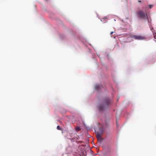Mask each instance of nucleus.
I'll list each match as a JSON object with an SVG mask.
<instances>
[{"instance_id":"423d86ee","label":"nucleus","mask_w":156,"mask_h":156,"mask_svg":"<svg viewBox=\"0 0 156 156\" xmlns=\"http://www.w3.org/2000/svg\"><path fill=\"white\" fill-rule=\"evenodd\" d=\"M75 129L77 131H78L81 130V128L80 126H76L75 127Z\"/></svg>"},{"instance_id":"0eeeda50","label":"nucleus","mask_w":156,"mask_h":156,"mask_svg":"<svg viewBox=\"0 0 156 156\" xmlns=\"http://www.w3.org/2000/svg\"><path fill=\"white\" fill-rule=\"evenodd\" d=\"M98 142H101L102 140V138L101 137L97 138Z\"/></svg>"},{"instance_id":"1a4fd4ad","label":"nucleus","mask_w":156,"mask_h":156,"mask_svg":"<svg viewBox=\"0 0 156 156\" xmlns=\"http://www.w3.org/2000/svg\"><path fill=\"white\" fill-rule=\"evenodd\" d=\"M57 128L58 130H61V128L60 127V126H57Z\"/></svg>"},{"instance_id":"dca6fc26","label":"nucleus","mask_w":156,"mask_h":156,"mask_svg":"<svg viewBox=\"0 0 156 156\" xmlns=\"http://www.w3.org/2000/svg\"><path fill=\"white\" fill-rule=\"evenodd\" d=\"M101 20V21H103V20Z\"/></svg>"},{"instance_id":"f257e3e1","label":"nucleus","mask_w":156,"mask_h":156,"mask_svg":"<svg viewBox=\"0 0 156 156\" xmlns=\"http://www.w3.org/2000/svg\"><path fill=\"white\" fill-rule=\"evenodd\" d=\"M112 103L109 98H106L104 99L103 104L100 105L99 107V110L100 111H102L104 109Z\"/></svg>"},{"instance_id":"4468645a","label":"nucleus","mask_w":156,"mask_h":156,"mask_svg":"<svg viewBox=\"0 0 156 156\" xmlns=\"http://www.w3.org/2000/svg\"><path fill=\"white\" fill-rule=\"evenodd\" d=\"M104 19H106V18H105H105H104Z\"/></svg>"},{"instance_id":"f03ea898","label":"nucleus","mask_w":156,"mask_h":156,"mask_svg":"<svg viewBox=\"0 0 156 156\" xmlns=\"http://www.w3.org/2000/svg\"><path fill=\"white\" fill-rule=\"evenodd\" d=\"M137 14L138 17L140 18L143 19H147L148 20L147 13H145L142 10L137 11Z\"/></svg>"},{"instance_id":"20e7f679","label":"nucleus","mask_w":156,"mask_h":156,"mask_svg":"<svg viewBox=\"0 0 156 156\" xmlns=\"http://www.w3.org/2000/svg\"><path fill=\"white\" fill-rule=\"evenodd\" d=\"M103 132V129H102L101 130H100L99 131V132H96L95 133V134H96V137L97 138H98L99 137H101V134Z\"/></svg>"},{"instance_id":"f8f14e48","label":"nucleus","mask_w":156,"mask_h":156,"mask_svg":"<svg viewBox=\"0 0 156 156\" xmlns=\"http://www.w3.org/2000/svg\"><path fill=\"white\" fill-rule=\"evenodd\" d=\"M145 8V9H146L147 8V6H146Z\"/></svg>"},{"instance_id":"9d476101","label":"nucleus","mask_w":156,"mask_h":156,"mask_svg":"<svg viewBox=\"0 0 156 156\" xmlns=\"http://www.w3.org/2000/svg\"><path fill=\"white\" fill-rule=\"evenodd\" d=\"M114 32H111L110 33V35H112L113 34V33Z\"/></svg>"},{"instance_id":"6e6552de","label":"nucleus","mask_w":156,"mask_h":156,"mask_svg":"<svg viewBox=\"0 0 156 156\" xmlns=\"http://www.w3.org/2000/svg\"><path fill=\"white\" fill-rule=\"evenodd\" d=\"M153 7V5H149V8L150 9L152 8Z\"/></svg>"},{"instance_id":"7ed1b4c3","label":"nucleus","mask_w":156,"mask_h":156,"mask_svg":"<svg viewBox=\"0 0 156 156\" xmlns=\"http://www.w3.org/2000/svg\"><path fill=\"white\" fill-rule=\"evenodd\" d=\"M130 37L133 39L139 40H141L145 39V37L142 36L131 35Z\"/></svg>"},{"instance_id":"2eb2a0df","label":"nucleus","mask_w":156,"mask_h":156,"mask_svg":"<svg viewBox=\"0 0 156 156\" xmlns=\"http://www.w3.org/2000/svg\"><path fill=\"white\" fill-rule=\"evenodd\" d=\"M101 20V21H103V20Z\"/></svg>"},{"instance_id":"ddd939ff","label":"nucleus","mask_w":156,"mask_h":156,"mask_svg":"<svg viewBox=\"0 0 156 156\" xmlns=\"http://www.w3.org/2000/svg\"><path fill=\"white\" fill-rule=\"evenodd\" d=\"M141 2V1H138V2Z\"/></svg>"},{"instance_id":"9b49d317","label":"nucleus","mask_w":156,"mask_h":156,"mask_svg":"<svg viewBox=\"0 0 156 156\" xmlns=\"http://www.w3.org/2000/svg\"><path fill=\"white\" fill-rule=\"evenodd\" d=\"M106 125H107V126H109V125L108 124H107Z\"/></svg>"},{"instance_id":"39448f33","label":"nucleus","mask_w":156,"mask_h":156,"mask_svg":"<svg viewBox=\"0 0 156 156\" xmlns=\"http://www.w3.org/2000/svg\"><path fill=\"white\" fill-rule=\"evenodd\" d=\"M102 87V86L100 84H97L95 86V88L96 90H98Z\"/></svg>"}]
</instances>
